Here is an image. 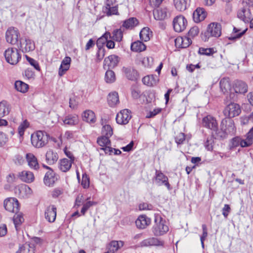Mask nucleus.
I'll use <instances>...</instances> for the list:
<instances>
[{"label":"nucleus","mask_w":253,"mask_h":253,"mask_svg":"<svg viewBox=\"0 0 253 253\" xmlns=\"http://www.w3.org/2000/svg\"><path fill=\"white\" fill-rule=\"evenodd\" d=\"M156 79L153 75H149L144 77L142 79V82L144 84L148 86H153L156 84Z\"/></svg>","instance_id":"nucleus-43"},{"label":"nucleus","mask_w":253,"mask_h":253,"mask_svg":"<svg viewBox=\"0 0 253 253\" xmlns=\"http://www.w3.org/2000/svg\"><path fill=\"white\" fill-rule=\"evenodd\" d=\"M6 61L11 65L17 64L21 59V56L19 51L15 48H8L4 52Z\"/></svg>","instance_id":"nucleus-3"},{"label":"nucleus","mask_w":253,"mask_h":253,"mask_svg":"<svg viewBox=\"0 0 253 253\" xmlns=\"http://www.w3.org/2000/svg\"><path fill=\"white\" fill-rule=\"evenodd\" d=\"M234 90L236 93L244 94L248 91V85L244 82L237 81L235 83Z\"/></svg>","instance_id":"nucleus-30"},{"label":"nucleus","mask_w":253,"mask_h":253,"mask_svg":"<svg viewBox=\"0 0 253 253\" xmlns=\"http://www.w3.org/2000/svg\"><path fill=\"white\" fill-rule=\"evenodd\" d=\"M131 117L130 111L128 109H124L117 114L116 122L118 124L125 125L128 123Z\"/></svg>","instance_id":"nucleus-6"},{"label":"nucleus","mask_w":253,"mask_h":253,"mask_svg":"<svg viewBox=\"0 0 253 253\" xmlns=\"http://www.w3.org/2000/svg\"><path fill=\"white\" fill-rule=\"evenodd\" d=\"M108 102L111 106H115L119 101L118 94L116 92H113L109 94L108 96Z\"/></svg>","instance_id":"nucleus-34"},{"label":"nucleus","mask_w":253,"mask_h":253,"mask_svg":"<svg viewBox=\"0 0 253 253\" xmlns=\"http://www.w3.org/2000/svg\"><path fill=\"white\" fill-rule=\"evenodd\" d=\"M26 159L28 166L31 169H38L39 168V165L38 164L37 159L33 154H27Z\"/></svg>","instance_id":"nucleus-28"},{"label":"nucleus","mask_w":253,"mask_h":253,"mask_svg":"<svg viewBox=\"0 0 253 253\" xmlns=\"http://www.w3.org/2000/svg\"><path fill=\"white\" fill-rule=\"evenodd\" d=\"M90 198H87L86 200L87 201L86 203L83 204V207L81 210V212L83 215H84L86 211L93 205L96 204L95 202L93 201H88Z\"/></svg>","instance_id":"nucleus-49"},{"label":"nucleus","mask_w":253,"mask_h":253,"mask_svg":"<svg viewBox=\"0 0 253 253\" xmlns=\"http://www.w3.org/2000/svg\"><path fill=\"white\" fill-rule=\"evenodd\" d=\"M14 160L16 164L19 165L23 164L25 161L24 158L20 155L15 156Z\"/></svg>","instance_id":"nucleus-61"},{"label":"nucleus","mask_w":253,"mask_h":253,"mask_svg":"<svg viewBox=\"0 0 253 253\" xmlns=\"http://www.w3.org/2000/svg\"><path fill=\"white\" fill-rule=\"evenodd\" d=\"M15 87L17 91L25 93L28 90V85L22 81H17L15 83Z\"/></svg>","instance_id":"nucleus-41"},{"label":"nucleus","mask_w":253,"mask_h":253,"mask_svg":"<svg viewBox=\"0 0 253 253\" xmlns=\"http://www.w3.org/2000/svg\"><path fill=\"white\" fill-rule=\"evenodd\" d=\"M219 84L220 88L224 93L227 92L230 88V84L228 79L223 78L221 79Z\"/></svg>","instance_id":"nucleus-47"},{"label":"nucleus","mask_w":253,"mask_h":253,"mask_svg":"<svg viewBox=\"0 0 253 253\" xmlns=\"http://www.w3.org/2000/svg\"><path fill=\"white\" fill-rule=\"evenodd\" d=\"M120 61V58L116 55L112 54L104 59L103 67L105 69H113L116 67Z\"/></svg>","instance_id":"nucleus-13"},{"label":"nucleus","mask_w":253,"mask_h":253,"mask_svg":"<svg viewBox=\"0 0 253 253\" xmlns=\"http://www.w3.org/2000/svg\"><path fill=\"white\" fill-rule=\"evenodd\" d=\"M24 220V217L21 213H15V214L13 216V222L17 231L18 230V227L21 225Z\"/></svg>","instance_id":"nucleus-45"},{"label":"nucleus","mask_w":253,"mask_h":253,"mask_svg":"<svg viewBox=\"0 0 253 253\" xmlns=\"http://www.w3.org/2000/svg\"><path fill=\"white\" fill-rule=\"evenodd\" d=\"M10 111L9 105L5 101L0 102V118L7 115Z\"/></svg>","instance_id":"nucleus-36"},{"label":"nucleus","mask_w":253,"mask_h":253,"mask_svg":"<svg viewBox=\"0 0 253 253\" xmlns=\"http://www.w3.org/2000/svg\"><path fill=\"white\" fill-rule=\"evenodd\" d=\"M112 3V1H111V2H107L106 6L103 8V12L108 16L118 14V7L117 6H111Z\"/></svg>","instance_id":"nucleus-31"},{"label":"nucleus","mask_w":253,"mask_h":253,"mask_svg":"<svg viewBox=\"0 0 253 253\" xmlns=\"http://www.w3.org/2000/svg\"><path fill=\"white\" fill-rule=\"evenodd\" d=\"M29 125V123L27 120L24 121L21 123L18 127V133L20 136H22L24 133L25 129L28 127Z\"/></svg>","instance_id":"nucleus-51"},{"label":"nucleus","mask_w":253,"mask_h":253,"mask_svg":"<svg viewBox=\"0 0 253 253\" xmlns=\"http://www.w3.org/2000/svg\"><path fill=\"white\" fill-rule=\"evenodd\" d=\"M221 28L220 24L217 23H211L208 29V32L210 34L211 36L218 37L221 33Z\"/></svg>","instance_id":"nucleus-18"},{"label":"nucleus","mask_w":253,"mask_h":253,"mask_svg":"<svg viewBox=\"0 0 253 253\" xmlns=\"http://www.w3.org/2000/svg\"><path fill=\"white\" fill-rule=\"evenodd\" d=\"M71 62V59L70 57L66 56L62 61L60 68L58 71V75L59 76H62L65 73L69 70L70 64Z\"/></svg>","instance_id":"nucleus-24"},{"label":"nucleus","mask_w":253,"mask_h":253,"mask_svg":"<svg viewBox=\"0 0 253 253\" xmlns=\"http://www.w3.org/2000/svg\"><path fill=\"white\" fill-rule=\"evenodd\" d=\"M123 72L129 80L136 81L139 77L137 71L131 67H123Z\"/></svg>","instance_id":"nucleus-20"},{"label":"nucleus","mask_w":253,"mask_h":253,"mask_svg":"<svg viewBox=\"0 0 253 253\" xmlns=\"http://www.w3.org/2000/svg\"><path fill=\"white\" fill-rule=\"evenodd\" d=\"M150 223V218L144 215H140L135 221L136 226L139 229L145 228Z\"/></svg>","instance_id":"nucleus-23"},{"label":"nucleus","mask_w":253,"mask_h":253,"mask_svg":"<svg viewBox=\"0 0 253 253\" xmlns=\"http://www.w3.org/2000/svg\"><path fill=\"white\" fill-rule=\"evenodd\" d=\"M155 181L156 183L158 186L165 185L167 187L168 190L171 189L170 185L168 182V177L161 171H159L157 170L156 171Z\"/></svg>","instance_id":"nucleus-14"},{"label":"nucleus","mask_w":253,"mask_h":253,"mask_svg":"<svg viewBox=\"0 0 253 253\" xmlns=\"http://www.w3.org/2000/svg\"><path fill=\"white\" fill-rule=\"evenodd\" d=\"M63 122L66 125H75L78 123V117L76 115H69L66 117Z\"/></svg>","instance_id":"nucleus-39"},{"label":"nucleus","mask_w":253,"mask_h":253,"mask_svg":"<svg viewBox=\"0 0 253 253\" xmlns=\"http://www.w3.org/2000/svg\"><path fill=\"white\" fill-rule=\"evenodd\" d=\"M19 176L21 180L27 183H31L34 180V174L32 172L29 171H22L19 173Z\"/></svg>","instance_id":"nucleus-32"},{"label":"nucleus","mask_w":253,"mask_h":253,"mask_svg":"<svg viewBox=\"0 0 253 253\" xmlns=\"http://www.w3.org/2000/svg\"><path fill=\"white\" fill-rule=\"evenodd\" d=\"M14 192L19 198H28L32 193V189L27 185L22 184L15 187Z\"/></svg>","instance_id":"nucleus-8"},{"label":"nucleus","mask_w":253,"mask_h":253,"mask_svg":"<svg viewBox=\"0 0 253 253\" xmlns=\"http://www.w3.org/2000/svg\"><path fill=\"white\" fill-rule=\"evenodd\" d=\"M20 253H35L33 244H25L19 248Z\"/></svg>","instance_id":"nucleus-42"},{"label":"nucleus","mask_w":253,"mask_h":253,"mask_svg":"<svg viewBox=\"0 0 253 253\" xmlns=\"http://www.w3.org/2000/svg\"><path fill=\"white\" fill-rule=\"evenodd\" d=\"M83 118L84 121L89 123H94L95 122L94 113L91 110L84 111L83 115Z\"/></svg>","instance_id":"nucleus-33"},{"label":"nucleus","mask_w":253,"mask_h":253,"mask_svg":"<svg viewBox=\"0 0 253 253\" xmlns=\"http://www.w3.org/2000/svg\"><path fill=\"white\" fill-rule=\"evenodd\" d=\"M175 45L177 48H186L188 47L192 43V41L190 38L184 37H179L174 40Z\"/></svg>","instance_id":"nucleus-19"},{"label":"nucleus","mask_w":253,"mask_h":253,"mask_svg":"<svg viewBox=\"0 0 253 253\" xmlns=\"http://www.w3.org/2000/svg\"><path fill=\"white\" fill-rule=\"evenodd\" d=\"M102 144L100 145V147L99 148L101 150H103L106 154L112 155L114 153L115 155H118L121 154V151L119 149L113 148L108 144L110 143H102Z\"/></svg>","instance_id":"nucleus-26"},{"label":"nucleus","mask_w":253,"mask_h":253,"mask_svg":"<svg viewBox=\"0 0 253 253\" xmlns=\"http://www.w3.org/2000/svg\"><path fill=\"white\" fill-rule=\"evenodd\" d=\"M18 47L23 52H29L34 50L35 48V43L33 41L28 38L25 37L20 40L19 45Z\"/></svg>","instance_id":"nucleus-11"},{"label":"nucleus","mask_w":253,"mask_h":253,"mask_svg":"<svg viewBox=\"0 0 253 253\" xmlns=\"http://www.w3.org/2000/svg\"><path fill=\"white\" fill-rule=\"evenodd\" d=\"M164 245V242L160 239L152 237L144 240L141 243L142 247H147L151 246H162Z\"/></svg>","instance_id":"nucleus-21"},{"label":"nucleus","mask_w":253,"mask_h":253,"mask_svg":"<svg viewBox=\"0 0 253 253\" xmlns=\"http://www.w3.org/2000/svg\"><path fill=\"white\" fill-rule=\"evenodd\" d=\"M31 142H48L56 140L52 137H50L49 134L44 131L38 130L31 134Z\"/></svg>","instance_id":"nucleus-4"},{"label":"nucleus","mask_w":253,"mask_h":253,"mask_svg":"<svg viewBox=\"0 0 253 253\" xmlns=\"http://www.w3.org/2000/svg\"><path fill=\"white\" fill-rule=\"evenodd\" d=\"M105 80L107 83H112L116 81L115 73L111 70L108 69L105 73Z\"/></svg>","instance_id":"nucleus-44"},{"label":"nucleus","mask_w":253,"mask_h":253,"mask_svg":"<svg viewBox=\"0 0 253 253\" xmlns=\"http://www.w3.org/2000/svg\"><path fill=\"white\" fill-rule=\"evenodd\" d=\"M190 137L186 136L183 133H178L175 137V142H183L184 140L189 141Z\"/></svg>","instance_id":"nucleus-52"},{"label":"nucleus","mask_w":253,"mask_h":253,"mask_svg":"<svg viewBox=\"0 0 253 253\" xmlns=\"http://www.w3.org/2000/svg\"><path fill=\"white\" fill-rule=\"evenodd\" d=\"M240 113V106L234 103H231L228 105L224 110V115L229 118H233L238 116Z\"/></svg>","instance_id":"nucleus-9"},{"label":"nucleus","mask_w":253,"mask_h":253,"mask_svg":"<svg viewBox=\"0 0 253 253\" xmlns=\"http://www.w3.org/2000/svg\"><path fill=\"white\" fill-rule=\"evenodd\" d=\"M19 36L20 34L18 30L14 27L8 28L5 33L7 42L11 44H16L18 43Z\"/></svg>","instance_id":"nucleus-5"},{"label":"nucleus","mask_w":253,"mask_h":253,"mask_svg":"<svg viewBox=\"0 0 253 253\" xmlns=\"http://www.w3.org/2000/svg\"><path fill=\"white\" fill-rule=\"evenodd\" d=\"M202 230H203V234L202 236L200 237V241H202V240H205L206 238L208 236V231L207 228L205 224L202 225Z\"/></svg>","instance_id":"nucleus-60"},{"label":"nucleus","mask_w":253,"mask_h":253,"mask_svg":"<svg viewBox=\"0 0 253 253\" xmlns=\"http://www.w3.org/2000/svg\"><path fill=\"white\" fill-rule=\"evenodd\" d=\"M73 162L68 159H61L58 163V168L61 171L66 172L71 169Z\"/></svg>","instance_id":"nucleus-27"},{"label":"nucleus","mask_w":253,"mask_h":253,"mask_svg":"<svg viewBox=\"0 0 253 253\" xmlns=\"http://www.w3.org/2000/svg\"><path fill=\"white\" fill-rule=\"evenodd\" d=\"M58 155L52 150L47 151L45 155V160L46 163L49 165L55 164L58 159Z\"/></svg>","instance_id":"nucleus-29"},{"label":"nucleus","mask_w":253,"mask_h":253,"mask_svg":"<svg viewBox=\"0 0 253 253\" xmlns=\"http://www.w3.org/2000/svg\"><path fill=\"white\" fill-rule=\"evenodd\" d=\"M45 218L50 223L53 222L56 217V208L50 205L47 207L44 211Z\"/></svg>","instance_id":"nucleus-16"},{"label":"nucleus","mask_w":253,"mask_h":253,"mask_svg":"<svg viewBox=\"0 0 253 253\" xmlns=\"http://www.w3.org/2000/svg\"><path fill=\"white\" fill-rule=\"evenodd\" d=\"M169 230L167 221L160 215L155 214V222L152 228V231L155 236H163Z\"/></svg>","instance_id":"nucleus-2"},{"label":"nucleus","mask_w":253,"mask_h":253,"mask_svg":"<svg viewBox=\"0 0 253 253\" xmlns=\"http://www.w3.org/2000/svg\"><path fill=\"white\" fill-rule=\"evenodd\" d=\"M140 38L142 41L147 42L150 39L152 36V32L147 27L143 28L140 32Z\"/></svg>","instance_id":"nucleus-37"},{"label":"nucleus","mask_w":253,"mask_h":253,"mask_svg":"<svg viewBox=\"0 0 253 253\" xmlns=\"http://www.w3.org/2000/svg\"><path fill=\"white\" fill-rule=\"evenodd\" d=\"M4 206L5 210L10 212L17 213L19 211V203L16 198H9L5 200Z\"/></svg>","instance_id":"nucleus-10"},{"label":"nucleus","mask_w":253,"mask_h":253,"mask_svg":"<svg viewBox=\"0 0 253 253\" xmlns=\"http://www.w3.org/2000/svg\"><path fill=\"white\" fill-rule=\"evenodd\" d=\"M119 249L118 247V242L116 241H112L110 244L109 250L111 252L113 253L116 252Z\"/></svg>","instance_id":"nucleus-57"},{"label":"nucleus","mask_w":253,"mask_h":253,"mask_svg":"<svg viewBox=\"0 0 253 253\" xmlns=\"http://www.w3.org/2000/svg\"><path fill=\"white\" fill-rule=\"evenodd\" d=\"M123 35V32L121 29H116L113 31L112 35H111L110 39L120 42L122 40Z\"/></svg>","instance_id":"nucleus-48"},{"label":"nucleus","mask_w":253,"mask_h":253,"mask_svg":"<svg viewBox=\"0 0 253 253\" xmlns=\"http://www.w3.org/2000/svg\"><path fill=\"white\" fill-rule=\"evenodd\" d=\"M81 184L84 188H87L89 187V179L86 173L83 174Z\"/></svg>","instance_id":"nucleus-54"},{"label":"nucleus","mask_w":253,"mask_h":253,"mask_svg":"<svg viewBox=\"0 0 253 253\" xmlns=\"http://www.w3.org/2000/svg\"><path fill=\"white\" fill-rule=\"evenodd\" d=\"M113 134V129L110 125H107L103 126L102 135L98 137L96 142H110L109 139Z\"/></svg>","instance_id":"nucleus-12"},{"label":"nucleus","mask_w":253,"mask_h":253,"mask_svg":"<svg viewBox=\"0 0 253 253\" xmlns=\"http://www.w3.org/2000/svg\"><path fill=\"white\" fill-rule=\"evenodd\" d=\"M230 207L229 205L225 204L222 209V214L225 218H226L228 216V213L230 212Z\"/></svg>","instance_id":"nucleus-63"},{"label":"nucleus","mask_w":253,"mask_h":253,"mask_svg":"<svg viewBox=\"0 0 253 253\" xmlns=\"http://www.w3.org/2000/svg\"><path fill=\"white\" fill-rule=\"evenodd\" d=\"M27 60L29 62L31 65L33 66L35 69L38 71L40 70V68L38 62L35 59L28 56L27 55H25Z\"/></svg>","instance_id":"nucleus-53"},{"label":"nucleus","mask_w":253,"mask_h":253,"mask_svg":"<svg viewBox=\"0 0 253 253\" xmlns=\"http://www.w3.org/2000/svg\"><path fill=\"white\" fill-rule=\"evenodd\" d=\"M111 38V34L109 32H106L97 41V45L98 47L105 43H106L108 39Z\"/></svg>","instance_id":"nucleus-46"},{"label":"nucleus","mask_w":253,"mask_h":253,"mask_svg":"<svg viewBox=\"0 0 253 253\" xmlns=\"http://www.w3.org/2000/svg\"><path fill=\"white\" fill-rule=\"evenodd\" d=\"M206 12L203 8H197L193 13L194 21L198 23L205 19L206 17Z\"/></svg>","instance_id":"nucleus-25"},{"label":"nucleus","mask_w":253,"mask_h":253,"mask_svg":"<svg viewBox=\"0 0 253 253\" xmlns=\"http://www.w3.org/2000/svg\"><path fill=\"white\" fill-rule=\"evenodd\" d=\"M73 137V134L70 131H66L63 136H60V141H71V139Z\"/></svg>","instance_id":"nucleus-55"},{"label":"nucleus","mask_w":253,"mask_h":253,"mask_svg":"<svg viewBox=\"0 0 253 253\" xmlns=\"http://www.w3.org/2000/svg\"><path fill=\"white\" fill-rule=\"evenodd\" d=\"M25 76L28 79H32L34 78V72L30 69H27L25 71Z\"/></svg>","instance_id":"nucleus-59"},{"label":"nucleus","mask_w":253,"mask_h":253,"mask_svg":"<svg viewBox=\"0 0 253 253\" xmlns=\"http://www.w3.org/2000/svg\"><path fill=\"white\" fill-rule=\"evenodd\" d=\"M138 22L136 18L131 17L124 21L123 27L126 29H132L137 25Z\"/></svg>","instance_id":"nucleus-38"},{"label":"nucleus","mask_w":253,"mask_h":253,"mask_svg":"<svg viewBox=\"0 0 253 253\" xmlns=\"http://www.w3.org/2000/svg\"><path fill=\"white\" fill-rule=\"evenodd\" d=\"M153 15L155 19L163 20L169 16V12L166 7H161L155 9Z\"/></svg>","instance_id":"nucleus-17"},{"label":"nucleus","mask_w":253,"mask_h":253,"mask_svg":"<svg viewBox=\"0 0 253 253\" xmlns=\"http://www.w3.org/2000/svg\"><path fill=\"white\" fill-rule=\"evenodd\" d=\"M187 25V20L182 15H178L173 19V28L176 32H181L184 31L186 29Z\"/></svg>","instance_id":"nucleus-7"},{"label":"nucleus","mask_w":253,"mask_h":253,"mask_svg":"<svg viewBox=\"0 0 253 253\" xmlns=\"http://www.w3.org/2000/svg\"><path fill=\"white\" fill-rule=\"evenodd\" d=\"M57 178L52 169L48 170L45 174L43 181L44 184L48 186L52 185L57 180Z\"/></svg>","instance_id":"nucleus-22"},{"label":"nucleus","mask_w":253,"mask_h":253,"mask_svg":"<svg viewBox=\"0 0 253 253\" xmlns=\"http://www.w3.org/2000/svg\"><path fill=\"white\" fill-rule=\"evenodd\" d=\"M173 3L175 8L179 11H184L186 9V0H173Z\"/></svg>","instance_id":"nucleus-40"},{"label":"nucleus","mask_w":253,"mask_h":253,"mask_svg":"<svg viewBox=\"0 0 253 253\" xmlns=\"http://www.w3.org/2000/svg\"><path fill=\"white\" fill-rule=\"evenodd\" d=\"M214 52L212 48H203L200 47L199 49L198 53L201 55H211Z\"/></svg>","instance_id":"nucleus-50"},{"label":"nucleus","mask_w":253,"mask_h":253,"mask_svg":"<svg viewBox=\"0 0 253 253\" xmlns=\"http://www.w3.org/2000/svg\"><path fill=\"white\" fill-rule=\"evenodd\" d=\"M220 130L212 131V136L216 140H222L226 138L228 134H233L235 131V127L233 120L228 119L222 120Z\"/></svg>","instance_id":"nucleus-1"},{"label":"nucleus","mask_w":253,"mask_h":253,"mask_svg":"<svg viewBox=\"0 0 253 253\" xmlns=\"http://www.w3.org/2000/svg\"><path fill=\"white\" fill-rule=\"evenodd\" d=\"M164 0H149L150 5L152 7L159 6Z\"/></svg>","instance_id":"nucleus-64"},{"label":"nucleus","mask_w":253,"mask_h":253,"mask_svg":"<svg viewBox=\"0 0 253 253\" xmlns=\"http://www.w3.org/2000/svg\"><path fill=\"white\" fill-rule=\"evenodd\" d=\"M240 31V29H238L237 28L234 27L233 29V31L235 34L237 33V35L234 37L232 38V39H237L240 38L246 32L247 29L243 30L242 32H241L238 33V32Z\"/></svg>","instance_id":"nucleus-58"},{"label":"nucleus","mask_w":253,"mask_h":253,"mask_svg":"<svg viewBox=\"0 0 253 253\" xmlns=\"http://www.w3.org/2000/svg\"><path fill=\"white\" fill-rule=\"evenodd\" d=\"M146 45L140 41L134 42L131 44V49L135 52H141L146 49Z\"/></svg>","instance_id":"nucleus-35"},{"label":"nucleus","mask_w":253,"mask_h":253,"mask_svg":"<svg viewBox=\"0 0 253 253\" xmlns=\"http://www.w3.org/2000/svg\"><path fill=\"white\" fill-rule=\"evenodd\" d=\"M99 49L97 53V58L100 61L101 60L105 55V49L101 47H98Z\"/></svg>","instance_id":"nucleus-62"},{"label":"nucleus","mask_w":253,"mask_h":253,"mask_svg":"<svg viewBox=\"0 0 253 253\" xmlns=\"http://www.w3.org/2000/svg\"><path fill=\"white\" fill-rule=\"evenodd\" d=\"M199 29L197 27L194 26L191 28L188 32L189 38H193L196 36L199 33Z\"/></svg>","instance_id":"nucleus-56"},{"label":"nucleus","mask_w":253,"mask_h":253,"mask_svg":"<svg viewBox=\"0 0 253 253\" xmlns=\"http://www.w3.org/2000/svg\"><path fill=\"white\" fill-rule=\"evenodd\" d=\"M203 126L211 130H215L217 128V123L214 118L211 116H207L202 120Z\"/></svg>","instance_id":"nucleus-15"}]
</instances>
